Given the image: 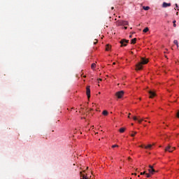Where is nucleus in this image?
Masks as SVG:
<instances>
[{
  "label": "nucleus",
  "mask_w": 179,
  "mask_h": 179,
  "mask_svg": "<svg viewBox=\"0 0 179 179\" xmlns=\"http://www.w3.org/2000/svg\"><path fill=\"white\" fill-rule=\"evenodd\" d=\"M148 62L149 60L145 59L144 57H141V62L136 65V71L142 70V65H146V64H148Z\"/></svg>",
  "instance_id": "obj_1"
},
{
  "label": "nucleus",
  "mask_w": 179,
  "mask_h": 179,
  "mask_svg": "<svg viewBox=\"0 0 179 179\" xmlns=\"http://www.w3.org/2000/svg\"><path fill=\"white\" fill-rule=\"evenodd\" d=\"M176 150V148L174 147H171V145H168L166 148H165V152H169L170 153H171L173 151H174Z\"/></svg>",
  "instance_id": "obj_2"
},
{
  "label": "nucleus",
  "mask_w": 179,
  "mask_h": 179,
  "mask_svg": "<svg viewBox=\"0 0 179 179\" xmlns=\"http://www.w3.org/2000/svg\"><path fill=\"white\" fill-rule=\"evenodd\" d=\"M129 43V41L126 39H122L120 41L121 47H127V44Z\"/></svg>",
  "instance_id": "obj_3"
},
{
  "label": "nucleus",
  "mask_w": 179,
  "mask_h": 179,
  "mask_svg": "<svg viewBox=\"0 0 179 179\" xmlns=\"http://www.w3.org/2000/svg\"><path fill=\"white\" fill-rule=\"evenodd\" d=\"M115 96L117 99H122V96H124V91H119L116 92Z\"/></svg>",
  "instance_id": "obj_4"
},
{
  "label": "nucleus",
  "mask_w": 179,
  "mask_h": 179,
  "mask_svg": "<svg viewBox=\"0 0 179 179\" xmlns=\"http://www.w3.org/2000/svg\"><path fill=\"white\" fill-rule=\"evenodd\" d=\"M86 94L87 99H90V85L87 86L86 87Z\"/></svg>",
  "instance_id": "obj_5"
},
{
  "label": "nucleus",
  "mask_w": 179,
  "mask_h": 179,
  "mask_svg": "<svg viewBox=\"0 0 179 179\" xmlns=\"http://www.w3.org/2000/svg\"><path fill=\"white\" fill-rule=\"evenodd\" d=\"M138 118H141V117H136V116L133 117V120L134 121H138V124H141L142 121H143V119L138 120Z\"/></svg>",
  "instance_id": "obj_6"
},
{
  "label": "nucleus",
  "mask_w": 179,
  "mask_h": 179,
  "mask_svg": "<svg viewBox=\"0 0 179 179\" xmlns=\"http://www.w3.org/2000/svg\"><path fill=\"white\" fill-rule=\"evenodd\" d=\"M149 167H150V169H148V171H149L150 174H155L156 171H155V169H153V166L150 165Z\"/></svg>",
  "instance_id": "obj_7"
},
{
  "label": "nucleus",
  "mask_w": 179,
  "mask_h": 179,
  "mask_svg": "<svg viewBox=\"0 0 179 179\" xmlns=\"http://www.w3.org/2000/svg\"><path fill=\"white\" fill-rule=\"evenodd\" d=\"M80 179H89V177L85 175V173H83V172H80Z\"/></svg>",
  "instance_id": "obj_8"
},
{
  "label": "nucleus",
  "mask_w": 179,
  "mask_h": 179,
  "mask_svg": "<svg viewBox=\"0 0 179 179\" xmlns=\"http://www.w3.org/2000/svg\"><path fill=\"white\" fill-rule=\"evenodd\" d=\"M148 93L150 94V99H153V97L156 96V93H155L153 91H149Z\"/></svg>",
  "instance_id": "obj_9"
},
{
  "label": "nucleus",
  "mask_w": 179,
  "mask_h": 179,
  "mask_svg": "<svg viewBox=\"0 0 179 179\" xmlns=\"http://www.w3.org/2000/svg\"><path fill=\"white\" fill-rule=\"evenodd\" d=\"M168 6H171V3H166V2H164L162 3V7L163 8H168Z\"/></svg>",
  "instance_id": "obj_10"
},
{
  "label": "nucleus",
  "mask_w": 179,
  "mask_h": 179,
  "mask_svg": "<svg viewBox=\"0 0 179 179\" xmlns=\"http://www.w3.org/2000/svg\"><path fill=\"white\" fill-rule=\"evenodd\" d=\"M124 21H122V20H119V21H117V26H123V24H124V22H123Z\"/></svg>",
  "instance_id": "obj_11"
},
{
  "label": "nucleus",
  "mask_w": 179,
  "mask_h": 179,
  "mask_svg": "<svg viewBox=\"0 0 179 179\" xmlns=\"http://www.w3.org/2000/svg\"><path fill=\"white\" fill-rule=\"evenodd\" d=\"M131 44H136V38L131 39Z\"/></svg>",
  "instance_id": "obj_12"
},
{
  "label": "nucleus",
  "mask_w": 179,
  "mask_h": 179,
  "mask_svg": "<svg viewBox=\"0 0 179 179\" xmlns=\"http://www.w3.org/2000/svg\"><path fill=\"white\" fill-rule=\"evenodd\" d=\"M106 51H110V50H111V45H106Z\"/></svg>",
  "instance_id": "obj_13"
},
{
  "label": "nucleus",
  "mask_w": 179,
  "mask_h": 179,
  "mask_svg": "<svg viewBox=\"0 0 179 179\" xmlns=\"http://www.w3.org/2000/svg\"><path fill=\"white\" fill-rule=\"evenodd\" d=\"M119 132H120L121 134L125 132V128L124 127L120 128L119 130Z\"/></svg>",
  "instance_id": "obj_14"
},
{
  "label": "nucleus",
  "mask_w": 179,
  "mask_h": 179,
  "mask_svg": "<svg viewBox=\"0 0 179 179\" xmlns=\"http://www.w3.org/2000/svg\"><path fill=\"white\" fill-rule=\"evenodd\" d=\"M143 9L144 10H149V9H150V7H149V6H143Z\"/></svg>",
  "instance_id": "obj_15"
},
{
  "label": "nucleus",
  "mask_w": 179,
  "mask_h": 179,
  "mask_svg": "<svg viewBox=\"0 0 179 179\" xmlns=\"http://www.w3.org/2000/svg\"><path fill=\"white\" fill-rule=\"evenodd\" d=\"M173 43L176 44L177 48H178V41L174 40V41H173Z\"/></svg>",
  "instance_id": "obj_16"
},
{
  "label": "nucleus",
  "mask_w": 179,
  "mask_h": 179,
  "mask_svg": "<svg viewBox=\"0 0 179 179\" xmlns=\"http://www.w3.org/2000/svg\"><path fill=\"white\" fill-rule=\"evenodd\" d=\"M102 114L103 115H108V112L107 110H103Z\"/></svg>",
  "instance_id": "obj_17"
},
{
  "label": "nucleus",
  "mask_w": 179,
  "mask_h": 179,
  "mask_svg": "<svg viewBox=\"0 0 179 179\" xmlns=\"http://www.w3.org/2000/svg\"><path fill=\"white\" fill-rule=\"evenodd\" d=\"M145 149H152V145L149 144L147 146H145Z\"/></svg>",
  "instance_id": "obj_18"
},
{
  "label": "nucleus",
  "mask_w": 179,
  "mask_h": 179,
  "mask_svg": "<svg viewBox=\"0 0 179 179\" xmlns=\"http://www.w3.org/2000/svg\"><path fill=\"white\" fill-rule=\"evenodd\" d=\"M143 33H148V31H149V28L146 27L143 29Z\"/></svg>",
  "instance_id": "obj_19"
},
{
  "label": "nucleus",
  "mask_w": 179,
  "mask_h": 179,
  "mask_svg": "<svg viewBox=\"0 0 179 179\" xmlns=\"http://www.w3.org/2000/svg\"><path fill=\"white\" fill-rule=\"evenodd\" d=\"M91 68H92V69H94V68H96V63L92 64Z\"/></svg>",
  "instance_id": "obj_20"
},
{
  "label": "nucleus",
  "mask_w": 179,
  "mask_h": 179,
  "mask_svg": "<svg viewBox=\"0 0 179 179\" xmlns=\"http://www.w3.org/2000/svg\"><path fill=\"white\" fill-rule=\"evenodd\" d=\"M128 21H123V26H127Z\"/></svg>",
  "instance_id": "obj_21"
},
{
  "label": "nucleus",
  "mask_w": 179,
  "mask_h": 179,
  "mask_svg": "<svg viewBox=\"0 0 179 179\" xmlns=\"http://www.w3.org/2000/svg\"><path fill=\"white\" fill-rule=\"evenodd\" d=\"M133 134H131V136L134 137L135 135H136L137 132L136 131H132Z\"/></svg>",
  "instance_id": "obj_22"
},
{
  "label": "nucleus",
  "mask_w": 179,
  "mask_h": 179,
  "mask_svg": "<svg viewBox=\"0 0 179 179\" xmlns=\"http://www.w3.org/2000/svg\"><path fill=\"white\" fill-rule=\"evenodd\" d=\"M173 27H177V24H176V20H174V21L173 22Z\"/></svg>",
  "instance_id": "obj_23"
},
{
  "label": "nucleus",
  "mask_w": 179,
  "mask_h": 179,
  "mask_svg": "<svg viewBox=\"0 0 179 179\" xmlns=\"http://www.w3.org/2000/svg\"><path fill=\"white\" fill-rule=\"evenodd\" d=\"M176 117L179 118V110L176 113Z\"/></svg>",
  "instance_id": "obj_24"
},
{
  "label": "nucleus",
  "mask_w": 179,
  "mask_h": 179,
  "mask_svg": "<svg viewBox=\"0 0 179 179\" xmlns=\"http://www.w3.org/2000/svg\"><path fill=\"white\" fill-rule=\"evenodd\" d=\"M144 174H146V172H145V171L141 173V176H144Z\"/></svg>",
  "instance_id": "obj_25"
},
{
  "label": "nucleus",
  "mask_w": 179,
  "mask_h": 179,
  "mask_svg": "<svg viewBox=\"0 0 179 179\" xmlns=\"http://www.w3.org/2000/svg\"><path fill=\"white\" fill-rule=\"evenodd\" d=\"M97 42H98V41H97V39H95V40H94V45L97 44Z\"/></svg>",
  "instance_id": "obj_26"
},
{
  "label": "nucleus",
  "mask_w": 179,
  "mask_h": 179,
  "mask_svg": "<svg viewBox=\"0 0 179 179\" xmlns=\"http://www.w3.org/2000/svg\"><path fill=\"white\" fill-rule=\"evenodd\" d=\"M112 148H118V145H113Z\"/></svg>",
  "instance_id": "obj_27"
},
{
  "label": "nucleus",
  "mask_w": 179,
  "mask_h": 179,
  "mask_svg": "<svg viewBox=\"0 0 179 179\" xmlns=\"http://www.w3.org/2000/svg\"><path fill=\"white\" fill-rule=\"evenodd\" d=\"M145 175L147 176L148 178H149V177H150V174H149V173H145Z\"/></svg>",
  "instance_id": "obj_28"
},
{
  "label": "nucleus",
  "mask_w": 179,
  "mask_h": 179,
  "mask_svg": "<svg viewBox=\"0 0 179 179\" xmlns=\"http://www.w3.org/2000/svg\"><path fill=\"white\" fill-rule=\"evenodd\" d=\"M124 29L125 30H127V29H128V27H124Z\"/></svg>",
  "instance_id": "obj_29"
},
{
  "label": "nucleus",
  "mask_w": 179,
  "mask_h": 179,
  "mask_svg": "<svg viewBox=\"0 0 179 179\" xmlns=\"http://www.w3.org/2000/svg\"><path fill=\"white\" fill-rule=\"evenodd\" d=\"M131 113L129 114L128 118H131Z\"/></svg>",
  "instance_id": "obj_30"
},
{
  "label": "nucleus",
  "mask_w": 179,
  "mask_h": 179,
  "mask_svg": "<svg viewBox=\"0 0 179 179\" xmlns=\"http://www.w3.org/2000/svg\"><path fill=\"white\" fill-rule=\"evenodd\" d=\"M132 38V35H130V36H129V38Z\"/></svg>",
  "instance_id": "obj_31"
},
{
  "label": "nucleus",
  "mask_w": 179,
  "mask_h": 179,
  "mask_svg": "<svg viewBox=\"0 0 179 179\" xmlns=\"http://www.w3.org/2000/svg\"><path fill=\"white\" fill-rule=\"evenodd\" d=\"M113 9H114V7H111V10H113Z\"/></svg>",
  "instance_id": "obj_32"
},
{
  "label": "nucleus",
  "mask_w": 179,
  "mask_h": 179,
  "mask_svg": "<svg viewBox=\"0 0 179 179\" xmlns=\"http://www.w3.org/2000/svg\"><path fill=\"white\" fill-rule=\"evenodd\" d=\"M176 8H178V6L177 4H176Z\"/></svg>",
  "instance_id": "obj_33"
},
{
  "label": "nucleus",
  "mask_w": 179,
  "mask_h": 179,
  "mask_svg": "<svg viewBox=\"0 0 179 179\" xmlns=\"http://www.w3.org/2000/svg\"><path fill=\"white\" fill-rule=\"evenodd\" d=\"M113 65H115V62H113Z\"/></svg>",
  "instance_id": "obj_34"
},
{
  "label": "nucleus",
  "mask_w": 179,
  "mask_h": 179,
  "mask_svg": "<svg viewBox=\"0 0 179 179\" xmlns=\"http://www.w3.org/2000/svg\"><path fill=\"white\" fill-rule=\"evenodd\" d=\"M140 148H143V145H140Z\"/></svg>",
  "instance_id": "obj_35"
},
{
  "label": "nucleus",
  "mask_w": 179,
  "mask_h": 179,
  "mask_svg": "<svg viewBox=\"0 0 179 179\" xmlns=\"http://www.w3.org/2000/svg\"><path fill=\"white\" fill-rule=\"evenodd\" d=\"M128 159H129V160H131V157H129Z\"/></svg>",
  "instance_id": "obj_36"
},
{
  "label": "nucleus",
  "mask_w": 179,
  "mask_h": 179,
  "mask_svg": "<svg viewBox=\"0 0 179 179\" xmlns=\"http://www.w3.org/2000/svg\"><path fill=\"white\" fill-rule=\"evenodd\" d=\"M139 100H142V98H139Z\"/></svg>",
  "instance_id": "obj_37"
},
{
  "label": "nucleus",
  "mask_w": 179,
  "mask_h": 179,
  "mask_svg": "<svg viewBox=\"0 0 179 179\" xmlns=\"http://www.w3.org/2000/svg\"><path fill=\"white\" fill-rule=\"evenodd\" d=\"M83 78H86V76H84Z\"/></svg>",
  "instance_id": "obj_38"
},
{
  "label": "nucleus",
  "mask_w": 179,
  "mask_h": 179,
  "mask_svg": "<svg viewBox=\"0 0 179 179\" xmlns=\"http://www.w3.org/2000/svg\"><path fill=\"white\" fill-rule=\"evenodd\" d=\"M133 174H134V176H136V173H133Z\"/></svg>",
  "instance_id": "obj_39"
},
{
  "label": "nucleus",
  "mask_w": 179,
  "mask_h": 179,
  "mask_svg": "<svg viewBox=\"0 0 179 179\" xmlns=\"http://www.w3.org/2000/svg\"><path fill=\"white\" fill-rule=\"evenodd\" d=\"M131 54H134V52H131Z\"/></svg>",
  "instance_id": "obj_40"
},
{
  "label": "nucleus",
  "mask_w": 179,
  "mask_h": 179,
  "mask_svg": "<svg viewBox=\"0 0 179 179\" xmlns=\"http://www.w3.org/2000/svg\"><path fill=\"white\" fill-rule=\"evenodd\" d=\"M176 15H178V13H176Z\"/></svg>",
  "instance_id": "obj_41"
},
{
  "label": "nucleus",
  "mask_w": 179,
  "mask_h": 179,
  "mask_svg": "<svg viewBox=\"0 0 179 179\" xmlns=\"http://www.w3.org/2000/svg\"><path fill=\"white\" fill-rule=\"evenodd\" d=\"M119 2L121 3V0Z\"/></svg>",
  "instance_id": "obj_42"
},
{
  "label": "nucleus",
  "mask_w": 179,
  "mask_h": 179,
  "mask_svg": "<svg viewBox=\"0 0 179 179\" xmlns=\"http://www.w3.org/2000/svg\"><path fill=\"white\" fill-rule=\"evenodd\" d=\"M138 177H141V176H138Z\"/></svg>",
  "instance_id": "obj_43"
},
{
  "label": "nucleus",
  "mask_w": 179,
  "mask_h": 179,
  "mask_svg": "<svg viewBox=\"0 0 179 179\" xmlns=\"http://www.w3.org/2000/svg\"><path fill=\"white\" fill-rule=\"evenodd\" d=\"M99 80H101V79H99Z\"/></svg>",
  "instance_id": "obj_44"
}]
</instances>
